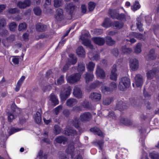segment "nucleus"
Instances as JSON below:
<instances>
[{
    "mask_svg": "<svg viewBox=\"0 0 159 159\" xmlns=\"http://www.w3.org/2000/svg\"><path fill=\"white\" fill-rule=\"evenodd\" d=\"M71 90L70 87L68 85L62 86L60 93V96L61 100L65 101L70 95Z\"/></svg>",
    "mask_w": 159,
    "mask_h": 159,
    "instance_id": "nucleus-1",
    "label": "nucleus"
},
{
    "mask_svg": "<svg viewBox=\"0 0 159 159\" xmlns=\"http://www.w3.org/2000/svg\"><path fill=\"white\" fill-rule=\"evenodd\" d=\"M130 85V79L126 77H125L121 78L119 83L118 88L120 90L124 91L128 88Z\"/></svg>",
    "mask_w": 159,
    "mask_h": 159,
    "instance_id": "nucleus-2",
    "label": "nucleus"
},
{
    "mask_svg": "<svg viewBox=\"0 0 159 159\" xmlns=\"http://www.w3.org/2000/svg\"><path fill=\"white\" fill-rule=\"evenodd\" d=\"M80 75L78 73L72 74L67 78V82L70 84L75 83L79 81L80 79Z\"/></svg>",
    "mask_w": 159,
    "mask_h": 159,
    "instance_id": "nucleus-3",
    "label": "nucleus"
},
{
    "mask_svg": "<svg viewBox=\"0 0 159 159\" xmlns=\"http://www.w3.org/2000/svg\"><path fill=\"white\" fill-rule=\"evenodd\" d=\"M66 152L67 154L70 155L71 159H73L78 151L75 149L73 145L70 144L66 150Z\"/></svg>",
    "mask_w": 159,
    "mask_h": 159,
    "instance_id": "nucleus-4",
    "label": "nucleus"
},
{
    "mask_svg": "<svg viewBox=\"0 0 159 159\" xmlns=\"http://www.w3.org/2000/svg\"><path fill=\"white\" fill-rule=\"evenodd\" d=\"M75 7V5L71 2L67 4L65 7V9L66 12L71 16L73 15Z\"/></svg>",
    "mask_w": 159,
    "mask_h": 159,
    "instance_id": "nucleus-5",
    "label": "nucleus"
},
{
    "mask_svg": "<svg viewBox=\"0 0 159 159\" xmlns=\"http://www.w3.org/2000/svg\"><path fill=\"white\" fill-rule=\"evenodd\" d=\"M159 71L158 69L155 68H153L152 70H148L146 73L147 78L150 80L152 79L157 75Z\"/></svg>",
    "mask_w": 159,
    "mask_h": 159,
    "instance_id": "nucleus-6",
    "label": "nucleus"
},
{
    "mask_svg": "<svg viewBox=\"0 0 159 159\" xmlns=\"http://www.w3.org/2000/svg\"><path fill=\"white\" fill-rule=\"evenodd\" d=\"M92 117L91 113L89 112H85L81 114L80 116L81 120L83 122L89 121Z\"/></svg>",
    "mask_w": 159,
    "mask_h": 159,
    "instance_id": "nucleus-7",
    "label": "nucleus"
},
{
    "mask_svg": "<svg viewBox=\"0 0 159 159\" xmlns=\"http://www.w3.org/2000/svg\"><path fill=\"white\" fill-rule=\"evenodd\" d=\"M55 16L56 20L58 21H61L64 18L63 10L61 8H58L56 11Z\"/></svg>",
    "mask_w": 159,
    "mask_h": 159,
    "instance_id": "nucleus-8",
    "label": "nucleus"
},
{
    "mask_svg": "<svg viewBox=\"0 0 159 159\" xmlns=\"http://www.w3.org/2000/svg\"><path fill=\"white\" fill-rule=\"evenodd\" d=\"M96 74L97 77L102 79H104L105 77L106 74L105 72L99 65L97 66Z\"/></svg>",
    "mask_w": 159,
    "mask_h": 159,
    "instance_id": "nucleus-9",
    "label": "nucleus"
},
{
    "mask_svg": "<svg viewBox=\"0 0 159 159\" xmlns=\"http://www.w3.org/2000/svg\"><path fill=\"white\" fill-rule=\"evenodd\" d=\"M128 107V106L125 103L123 102L122 101H120L116 103L115 109L121 111L123 109H127Z\"/></svg>",
    "mask_w": 159,
    "mask_h": 159,
    "instance_id": "nucleus-10",
    "label": "nucleus"
},
{
    "mask_svg": "<svg viewBox=\"0 0 159 159\" xmlns=\"http://www.w3.org/2000/svg\"><path fill=\"white\" fill-rule=\"evenodd\" d=\"M135 83L137 87L142 86L143 83V79L142 76L140 74L136 75L134 78Z\"/></svg>",
    "mask_w": 159,
    "mask_h": 159,
    "instance_id": "nucleus-11",
    "label": "nucleus"
},
{
    "mask_svg": "<svg viewBox=\"0 0 159 159\" xmlns=\"http://www.w3.org/2000/svg\"><path fill=\"white\" fill-rule=\"evenodd\" d=\"M101 95L96 92H93L91 93L89 98L93 101L98 102L101 98Z\"/></svg>",
    "mask_w": 159,
    "mask_h": 159,
    "instance_id": "nucleus-12",
    "label": "nucleus"
},
{
    "mask_svg": "<svg viewBox=\"0 0 159 159\" xmlns=\"http://www.w3.org/2000/svg\"><path fill=\"white\" fill-rule=\"evenodd\" d=\"M73 94L74 97L80 99L82 98V93L80 89L77 87H75L73 89Z\"/></svg>",
    "mask_w": 159,
    "mask_h": 159,
    "instance_id": "nucleus-13",
    "label": "nucleus"
},
{
    "mask_svg": "<svg viewBox=\"0 0 159 159\" xmlns=\"http://www.w3.org/2000/svg\"><path fill=\"white\" fill-rule=\"evenodd\" d=\"M31 4L30 0H25L23 2H19L17 3V6L20 8H25L27 7H29Z\"/></svg>",
    "mask_w": 159,
    "mask_h": 159,
    "instance_id": "nucleus-14",
    "label": "nucleus"
},
{
    "mask_svg": "<svg viewBox=\"0 0 159 159\" xmlns=\"http://www.w3.org/2000/svg\"><path fill=\"white\" fill-rule=\"evenodd\" d=\"M11 112L16 118L21 112L20 109L18 108L14 103H13L11 106Z\"/></svg>",
    "mask_w": 159,
    "mask_h": 159,
    "instance_id": "nucleus-15",
    "label": "nucleus"
},
{
    "mask_svg": "<svg viewBox=\"0 0 159 159\" xmlns=\"http://www.w3.org/2000/svg\"><path fill=\"white\" fill-rule=\"evenodd\" d=\"M130 66L133 70L134 71L137 70L139 67L138 60L136 59H130Z\"/></svg>",
    "mask_w": 159,
    "mask_h": 159,
    "instance_id": "nucleus-16",
    "label": "nucleus"
},
{
    "mask_svg": "<svg viewBox=\"0 0 159 159\" xmlns=\"http://www.w3.org/2000/svg\"><path fill=\"white\" fill-rule=\"evenodd\" d=\"M92 39L95 43L99 46L103 45L105 42V38L99 37H94Z\"/></svg>",
    "mask_w": 159,
    "mask_h": 159,
    "instance_id": "nucleus-17",
    "label": "nucleus"
},
{
    "mask_svg": "<svg viewBox=\"0 0 159 159\" xmlns=\"http://www.w3.org/2000/svg\"><path fill=\"white\" fill-rule=\"evenodd\" d=\"M47 28V26L41 23H38L36 25V30L39 32H43L45 31Z\"/></svg>",
    "mask_w": 159,
    "mask_h": 159,
    "instance_id": "nucleus-18",
    "label": "nucleus"
},
{
    "mask_svg": "<svg viewBox=\"0 0 159 159\" xmlns=\"http://www.w3.org/2000/svg\"><path fill=\"white\" fill-rule=\"evenodd\" d=\"M116 65H114L112 66L111 73L110 75V78L111 80H117V75L116 72Z\"/></svg>",
    "mask_w": 159,
    "mask_h": 159,
    "instance_id": "nucleus-19",
    "label": "nucleus"
},
{
    "mask_svg": "<svg viewBox=\"0 0 159 159\" xmlns=\"http://www.w3.org/2000/svg\"><path fill=\"white\" fill-rule=\"evenodd\" d=\"M108 14L112 18L116 19L119 13L118 10L117 9L113 10L109 9V10Z\"/></svg>",
    "mask_w": 159,
    "mask_h": 159,
    "instance_id": "nucleus-20",
    "label": "nucleus"
},
{
    "mask_svg": "<svg viewBox=\"0 0 159 159\" xmlns=\"http://www.w3.org/2000/svg\"><path fill=\"white\" fill-rule=\"evenodd\" d=\"M77 102V101L76 99L70 98L66 101V104L67 106L70 107L75 105Z\"/></svg>",
    "mask_w": 159,
    "mask_h": 159,
    "instance_id": "nucleus-21",
    "label": "nucleus"
},
{
    "mask_svg": "<svg viewBox=\"0 0 159 159\" xmlns=\"http://www.w3.org/2000/svg\"><path fill=\"white\" fill-rule=\"evenodd\" d=\"M73 124L75 127L78 129L80 132H81L82 131V128L80 127V122L78 118H75L74 119Z\"/></svg>",
    "mask_w": 159,
    "mask_h": 159,
    "instance_id": "nucleus-22",
    "label": "nucleus"
},
{
    "mask_svg": "<svg viewBox=\"0 0 159 159\" xmlns=\"http://www.w3.org/2000/svg\"><path fill=\"white\" fill-rule=\"evenodd\" d=\"M91 132L95 134H98V136L101 137L103 136V133L100 129L98 127H94L90 129Z\"/></svg>",
    "mask_w": 159,
    "mask_h": 159,
    "instance_id": "nucleus-23",
    "label": "nucleus"
},
{
    "mask_svg": "<svg viewBox=\"0 0 159 159\" xmlns=\"http://www.w3.org/2000/svg\"><path fill=\"white\" fill-rule=\"evenodd\" d=\"M77 55L80 57H84L85 55V52L82 46L79 47L76 50Z\"/></svg>",
    "mask_w": 159,
    "mask_h": 159,
    "instance_id": "nucleus-24",
    "label": "nucleus"
},
{
    "mask_svg": "<svg viewBox=\"0 0 159 159\" xmlns=\"http://www.w3.org/2000/svg\"><path fill=\"white\" fill-rule=\"evenodd\" d=\"M113 27L116 29H120L122 28L124 25V23L119 21H115L112 24Z\"/></svg>",
    "mask_w": 159,
    "mask_h": 159,
    "instance_id": "nucleus-25",
    "label": "nucleus"
},
{
    "mask_svg": "<svg viewBox=\"0 0 159 159\" xmlns=\"http://www.w3.org/2000/svg\"><path fill=\"white\" fill-rule=\"evenodd\" d=\"M120 121L121 123L127 126L131 125L133 124L132 121L123 117L120 118Z\"/></svg>",
    "mask_w": 159,
    "mask_h": 159,
    "instance_id": "nucleus-26",
    "label": "nucleus"
},
{
    "mask_svg": "<svg viewBox=\"0 0 159 159\" xmlns=\"http://www.w3.org/2000/svg\"><path fill=\"white\" fill-rule=\"evenodd\" d=\"M129 16L126 14L121 13L119 14V15L116 18L118 20H120L121 21H126V19H129Z\"/></svg>",
    "mask_w": 159,
    "mask_h": 159,
    "instance_id": "nucleus-27",
    "label": "nucleus"
},
{
    "mask_svg": "<svg viewBox=\"0 0 159 159\" xmlns=\"http://www.w3.org/2000/svg\"><path fill=\"white\" fill-rule=\"evenodd\" d=\"M55 140L58 143H61L63 142L64 144V143L67 141V139L63 136H59L55 139Z\"/></svg>",
    "mask_w": 159,
    "mask_h": 159,
    "instance_id": "nucleus-28",
    "label": "nucleus"
},
{
    "mask_svg": "<svg viewBox=\"0 0 159 159\" xmlns=\"http://www.w3.org/2000/svg\"><path fill=\"white\" fill-rule=\"evenodd\" d=\"M106 44L109 46H112L115 44L116 42L113 40L111 37L110 36L106 37L105 39Z\"/></svg>",
    "mask_w": 159,
    "mask_h": 159,
    "instance_id": "nucleus-29",
    "label": "nucleus"
},
{
    "mask_svg": "<svg viewBox=\"0 0 159 159\" xmlns=\"http://www.w3.org/2000/svg\"><path fill=\"white\" fill-rule=\"evenodd\" d=\"M82 40H83V45L88 47L91 49L93 48V46L91 43V41L90 40L87 39H83Z\"/></svg>",
    "mask_w": 159,
    "mask_h": 159,
    "instance_id": "nucleus-30",
    "label": "nucleus"
},
{
    "mask_svg": "<svg viewBox=\"0 0 159 159\" xmlns=\"http://www.w3.org/2000/svg\"><path fill=\"white\" fill-rule=\"evenodd\" d=\"M35 120L38 124H40L41 122V114L39 111H37L35 115Z\"/></svg>",
    "mask_w": 159,
    "mask_h": 159,
    "instance_id": "nucleus-31",
    "label": "nucleus"
},
{
    "mask_svg": "<svg viewBox=\"0 0 159 159\" xmlns=\"http://www.w3.org/2000/svg\"><path fill=\"white\" fill-rule=\"evenodd\" d=\"M50 100L54 106L57 105L59 103V101L57 97L53 93L50 95Z\"/></svg>",
    "mask_w": 159,
    "mask_h": 159,
    "instance_id": "nucleus-32",
    "label": "nucleus"
},
{
    "mask_svg": "<svg viewBox=\"0 0 159 159\" xmlns=\"http://www.w3.org/2000/svg\"><path fill=\"white\" fill-rule=\"evenodd\" d=\"M121 50L125 54H130L132 51V50L131 48H127L126 46L125 45L121 47Z\"/></svg>",
    "mask_w": 159,
    "mask_h": 159,
    "instance_id": "nucleus-33",
    "label": "nucleus"
},
{
    "mask_svg": "<svg viewBox=\"0 0 159 159\" xmlns=\"http://www.w3.org/2000/svg\"><path fill=\"white\" fill-rule=\"evenodd\" d=\"M78 70L80 73H82L85 70V65L83 63H78Z\"/></svg>",
    "mask_w": 159,
    "mask_h": 159,
    "instance_id": "nucleus-34",
    "label": "nucleus"
},
{
    "mask_svg": "<svg viewBox=\"0 0 159 159\" xmlns=\"http://www.w3.org/2000/svg\"><path fill=\"white\" fill-rule=\"evenodd\" d=\"M154 53V50L153 49H151L148 55L149 60H153L156 58V56Z\"/></svg>",
    "mask_w": 159,
    "mask_h": 159,
    "instance_id": "nucleus-35",
    "label": "nucleus"
},
{
    "mask_svg": "<svg viewBox=\"0 0 159 159\" xmlns=\"http://www.w3.org/2000/svg\"><path fill=\"white\" fill-rule=\"evenodd\" d=\"M8 121L9 122H11L16 118V117L11 112H8L7 113Z\"/></svg>",
    "mask_w": 159,
    "mask_h": 159,
    "instance_id": "nucleus-36",
    "label": "nucleus"
},
{
    "mask_svg": "<svg viewBox=\"0 0 159 159\" xmlns=\"http://www.w3.org/2000/svg\"><path fill=\"white\" fill-rule=\"evenodd\" d=\"M94 77V75L93 74L89 73H87L85 74V79L86 83L88 81L89 82L93 80Z\"/></svg>",
    "mask_w": 159,
    "mask_h": 159,
    "instance_id": "nucleus-37",
    "label": "nucleus"
},
{
    "mask_svg": "<svg viewBox=\"0 0 159 159\" xmlns=\"http://www.w3.org/2000/svg\"><path fill=\"white\" fill-rule=\"evenodd\" d=\"M9 60L10 61H12L14 65L18 64L19 61V58L16 56L11 57Z\"/></svg>",
    "mask_w": 159,
    "mask_h": 159,
    "instance_id": "nucleus-38",
    "label": "nucleus"
},
{
    "mask_svg": "<svg viewBox=\"0 0 159 159\" xmlns=\"http://www.w3.org/2000/svg\"><path fill=\"white\" fill-rule=\"evenodd\" d=\"M113 98H106L103 99V104L104 105H108L111 102Z\"/></svg>",
    "mask_w": 159,
    "mask_h": 159,
    "instance_id": "nucleus-39",
    "label": "nucleus"
},
{
    "mask_svg": "<svg viewBox=\"0 0 159 159\" xmlns=\"http://www.w3.org/2000/svg\"><path fill=\"white\" fill-rule=\"evenodd\" d=\"M27 25L25 22L20 23L18 26V30L19 31H23L25 30L27 28Z\"/></svg>",
    "mask_w": 159,
    "mask_h": 159,
    "instance_id": "nucleus-40",
    "label": "nucleus"
},
{
    "mask_svg": "<svg viewBox=\"0 0 159 159\" xmlns=\"http://www.w3.org/2000/svg\"><path fill=\"white\" fill-rule=\"evenodd\" d=\"M17 26V25L15 22H12L10 23L9 25V27L10 30L12 32H14L15 31Z\"/></svg>",
    "mask_w": 159,
    "mask_h": 159,
    "instance_id": "nucleus-41",
    "label": "nucleus"
},
{
    "mask_svg": "<svg viewBox=\"0 0 159 159\" xmlns=\"http://www.w3.org/2000/svg\"><path fill=\"white\" fill-rule=\"evenodd\" d=\"M137 21L136 25L137 28L140 31H143L142 28L143 25L141 23L140 19L139 18H138L137 19Z\"/></svg>",
    "mask_w": 159,
    "mask_h": 159,
    "instance_id": "nucleus-42",
    "label": "nucleus"
},
{
    "mask_svg": "<svg viewBox=\"0 0 159 159\" xmlns=\"http://www.w3.org/2000/svg\"><path fill=\"white\" fill-rule=\"evenodd\" d=\"M131 35L134 36L136 38H137L140 40L143 39H144L143 36L140 33H136L134 32H132L131 33Z\"/></svg>",
    "mask_w": 159,
    "mask_h": 159,
    "instance_id": "nucleus-43",
    "label": "nucleus"
},
{
    "mask_svg": "<svg viewBox=\"0 0 159 159\" xmlns=\"http://www.w3.org/2000/svg\"><path fill=\"white\" fill-rule=\"evenodd\" d=\"M70 61L69 62V63H71L72 64L74 65L77 62V59L76 57L73 54H70Z\"/></svg>",
    "mask_w": 159,
    "mask_h": 159,
    "instance_id": "nucleus-44",
    "label": "nucleus"
},
{
    "mask_svg": "<svg viewBox=\"0 0 159 159\" xmlns=\"http://www.w3.org/2000/svg\"><path fill=\"white\" fill-rule=\"evenodd\" d=\"M19 11V10L17 8H9L8 10V13L11 14H14L18 13Z\"/></svg>",
    "mask_w": 159,
    "mask_h": 159,
    "instance_id": "nucleus-45",
    "label": "nucleus"
},
{
    "mask_svg": "<svg viewBox=\"0 0 159 159\" xmlns=\"http://www.w3.org/2000/svg\"><path fill=\"white\" fill-rule=\"evenodd\" d=\"M61 130V128L58 125H55L54 126V131L56 134H60Z\"/></svg>",
    "mask_w": 159,
    "mask_h": 159,
    "instance_id": "nucleus-46",
    "label": "nucleus"
},
{
    "mask_svg": "<svg viewBox=\"0 0 159 159\" xmlns=\"http://www.w3.org/2000/svg\"><path fill=\"white\" fill-rule=\"evenodd\" d=\"M140 7V5L137 1H136L135 3L131 7V8L133 11H135L139 9Z\"/></svg>",
    "mask_w": 159,
    "mask_h": 159,
    "instance_id": "nucleus-47",
    "label": "nucleus"
},
{
    "mask_svg": "<svg viewBox=\"0 0 159 159\" xmlns=\"http://www.w3.org/2000/svg\"><path fill=\"white\" fill-rule=\"evenodd\" d=\"M95 64L92 62H90L89 63V65L87 66V68L89 71H93L94 68Z\"/></svg>",
    "mask_w": 159,
    "mask_h": 159,
    "instance_id": "nucleus-48",
    "label": "nucleus"
},
{
    "mask_svg": "<svg viewBox=\"0 0 159 159\" xmlns=\"http://www.w3.org/2000/svg\"><path fill=\"white\" fill-rule=\"evenodd\" d=\"M141 44L140 43L137 44L134 49V52L136 53H139L141 51Z\"/></svg>",
    "mask_w": 159,
    "mask_h": 159,
    "instance_id": "nucleus-49",
    "label": "nucleus"
},
{
    "mask_svg": "<svg viewBox=\"0 0 159 159\" xmlns=\"http://www.w3.org/2000/svg\"><path fill=\"white\" fill-rule=\"evenodd\" d=\"M7 23L6 20L4 18H1L0 19V30L2 28L6 25Z\"/></svg>",
    "mask_w": 159,
    "mask_h": 159,
    "instance_id": "nucleus-50",
    "label": "nucleus"
},
{
    "mask_svg": "<svg viewBox=\"0 0 159 159\" xmlns=\"http://www.w3.org/2000/svg\"><path fill=\"white\" fill-rule=\"evenodd\" d=\"M96 6L95 4L93 2H90L89 3L88 9L90 11H93L94 9Z\"/></svg>",
    "mask_w": 159,
    "mask_h": 159,
    "instance_id": "nucleus-51",
    "label": "nucleus"
},
{
    "mask_svg": "<svg viewBox=\"0 0 159 159\" xmlns=\"http://www.w3.org/2000/svg\"><path fill=\"white\" fill-rule=\"evenodd\" d=\"M34 14L37 16L40 15L41 13V10L40 8L38 7H36L34 9Z\"/></svg>",
    "mask_w": 159,
    "mask_h": 159,
    "instance_id": "nucleus-52",
    "label": "nucleus"
},
{
    "mask_svg": "<svg viewBox=\"0 0 159 159\" xmlns=\"http://www.w3.org/2000/svg\"><path fill=\"white\" fill-rule=\"evenodd\" d=\"M149 156L152 159H159V153L152 152L150 154Z\"/></svg>",
    "mask_w": 159,
    "mask_h": 159,
    "instance_id": "nucleus-53",
    "label": "nucleus"
},
{
    "mask_svg": "<svg viewBox=\"0 0 159 159\" xmlns=\"http://www.w3.org/2000/svg\"><path fill=\"white\" fill-rule=\"evenodd\" d=\"M9 34V32L6 29H3L0 31V36H1L5 37Z\"/></svg>",
    "mask_w": 159,
    "mask_h": 159,
    "instance_id": "nucleus-54",
    "label": "nucleus"
},
{
    "mask_svg": "<svg viewBox=\"0 0 159 159\" xmlns=\"http://www.w3.org/2000/svg\"><path fill=\"white\" fill-rule=\"evenodd\" d=\"M62 0H54V6L55 7H58L61 5Z\"/></svg>",
    "mask_w": 159,
    "mask_h": 159,
    "instance_id": "nucleus-55",
    "label": "nucleus"
},
{
    "mask_svg": "<svg viewBox=\"0 0 159 159\" xmlns=\"http://www.w3.org/2000/svg\"><path fill=\"white\" fill-rule=\"evenodd\" d=\"M52 89V86L50 85H46L44 86L42 90L44 92L49 91Z\"/></svg>",
    "mask_w": 159,
    "mask_h": 159,
    "instance_id": "nucleus-56",
    "label": "nucleus"
},
{
    "mask_svg": "<svg viewBox=\"0 0 159 159\" xmlns=\"http://www.w3.org/2000/svg\"><path fill=\"white\" fill-rule=\"evenodd\" d=\"M130 103L133 106H136L137 105L138 100H136L134 98H131L129 99Z\"/></svg>",
    "mask_w": 159,
    "mask_h": 159,
    "instance_id": "nucleus-57",
    "label": "nucleus"
},
{
    "mask_svg": "<svg viewBox=\"0 0 159 159\" xmlns=\"http://www.w3.org/2000/svg\"><path fill=\"white\" fill-rule=\"evenodd\" d=\"M110 19L108 18H106L105 19L103 23L102 24L103 26L105 27H107L110 24Z\"/></svg>",
    "mask_w": 159,
    "mask_h": 159,
    "instance_id": "nucleus-58",
    "label": "nucleus"
},
{
    "mask_svg": "<svg viewBox=\"0 0 159 159\" xmlns=\"http://www.w3.org/2000/svg\"><path fill=\"white\" fill-rule=\"evenodd\" d=\"M102 33L103 30L101 29H96L93 32V34L95 35H99Z\"/></svg>",
    "mask_w": 159,
    "mask_h": 159,
    "instance_id": "nucleus-59",
    "label": "nucleus"
},
{
    "mask_svg": "<svg viewBox=\"0 0 159 159\" xmlns=\"http://www.w3.org/2000/svg\"><path fill=\"white\" fill-rule=\"evenodd\" d=\"M64 81V76L61 75L57 80V83L58 85H61Z\"/></svg>",
    "mask_w": 159,
    "mask_h": 159,
    "instance_id": "nucleus-60",
    "label": "nucleus"
},
{
    "mask_svg": "<svg viewBox=\"0 0 159 159\" xmlns=\"http://www.w3.org/2000/svg\"><path fill=\"white\" fill-rule=\"evenodd\" d=\"M109 86L112 91L116 89L117 87L116 84L115 82L110 83Z\"/></svg>",
    "mask_w": 159,
    "mask_h": 159,
    "instance_id": "nucleus-61",
    "label": "nucleus"
},
{
    "mask_svg": "<svg viewBox=\"0 0 159 159\" xmlns=\"http://www.w3.org/2000/svg\"><path fill=\"white\" fill-rule=\"evenodd\" d=\"M62 106L59 105L54 109V110L55 112V113L56 115H57L59 114V111L62 109Z\"/></svg>",
    "mask_w": 159,
    "mask_h": 159,
    "instance_id": "nucleus-62",
    "label": "nucleus"
},
{
    "mask_svg": "<svg viewBox=\"0 0 159 159\" xmlns=\"http://www.w3.org/2000/svg\"><path fill=\"white\" fill-rule=\"evenodd\" d=\"M109 117L115 120L116 119V116L114 112L113 111H111L109 112L108 115Z\"/></svg>",
    "mask_w": 159,
    "mask_h": 159,
    "instance_id": "nucleus-63",
    "label": "nucleus"
},
{
    "mask_svg": "<svg viewBox=\"0 0 159 159\" xmlns=\"http://www.w3.org/2000/svg\"><path fill=\"white\" fill-rule=\"evenodd\" d=\"M82 106L84 108H89L90 107L89 103L88 101H84L82 103Z\"/></svg>",
    "mask_w": 159,
    "mask_h": 159,
    "instance_id": "nucleus-64",
    "label": "nucleus"
}]
</instances>
